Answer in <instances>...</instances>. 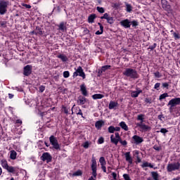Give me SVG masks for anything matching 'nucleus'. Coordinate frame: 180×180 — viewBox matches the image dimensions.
Listing matches in <instances>:
<instances>
[{"mask_svg": "<svg viewBox=\"0 0 180 180\" xmlns=\"http://www.w3.org/2000/svg\"><path fill=\"white\" fill-rule=\"evenodd\" d=\"M84 148H89V142L86 141L83 144Z\"/></svg>", "mask_w": 180, "mask_h": 180, "instance_id": "obj_43", "label": "nucleus"}, {"mask_svg": "<svg viewBox=\"0 0 180 180\" xmlns=\"http://www.w3.org/2000/svg\"><path fill=\"white\" fill-rule=\"evenodd\" d=\"M1 165L4 169H6L7 167H9V165H8V161L5 159L1 160Z\"/></svg>", "mask_w": 180, "mask_h": 180, "instance_id": "obj_25", "label": "nucleus"}, {"mask_svg": "<svg viewBox=\"0 0 180 180\" xmlns=\"http://www.w3.org/2000/svg\"><path fill=\"white\" fill-rule=\"evenodd\" d=\"M76 71L77 72L79 77H82V78H83V79H85V78H86L85 72H84V70L82 69V68L81 66H79L77 68V69L76 70Z\"/></svg>", "mask_w": 180, "mask_h": 180, "instance_id": "obj_12", "label": "nucleus"}, {"mask_svg": "<svg viewBox=\"0 0 180 180\" xmlns=\"http://www.w3.org/2000/svg\"><path fill=\"white\" fill-rule=\"evenodd\" d=\"M131 25H132V27H136V26H139V22L137 20H133L131 22Z\"/></svg>", "mask_w": 180, "mask_h": 180, "instance_id": "obj_39", "label": "nucleus"}, {"mask_svg": "<svg viewBox=\"0 0 180 180\" xmlns=\"http://www.w3.org/2000/svg\"><path fill=\"white\" fill-rule=\"evenodd\" d=\"M152 178H153L154 180H159L158 179V173L157 172H151Z\"/></svg>", "mask_w": 180, "mask_h": 180, "instance_id": "obj_30", "label": "nucleus"}, {"mask_svg": "<svg viewBox=\"0 0 180 180\" xmlns=\"http://www.w3.org/2000/svg\"><path fill=\"white\" fill-rule=\"evenodd\" d=\"M98 26L100 27V30L103 33V25L101 22L98 23Z\"/></svg>", "mask_w": 180, "mask_h": 180, "instance_id": "obj_52", "label": "nucleus"}, {"mask_svg": "<svg viewBox=\"0 0 180 180\" xmlns=\"http://www.w3.org/2000/svg\"><path fill=\"white\" fill-rule=\"evenodd\" d=\"M97 143L98 144H103L105 143V139L103 136L98 138Z\"/></svg>", "mask_w": 180, "mask_h": 180, "instance_id": "obj_35", "label": "nucleus"}, {"mask_svg": "<svg viewBox=\"0 0 180 180\" xmlns=\"http://www.w3.org/2000/svg\"><path fill=\"white\" fill-rule=\"evenodd\" d=\"M177 105H180V98H174L169 101L167 106H169V110L170 113H172L174 108L177 106Z\"/></svg>", "mask_w": 180, "mask_h": 180, "instance_id": "obj_2", "label": "nucleus"}, {"mask_svg": "<svg viewBox=\"0 0 180 180\" xmlns=\"http://www.w3.org/2000/svg\"><path fill=\"white\" fill-rule=\"evenodd\" d=\"M143 93V91L142 90H137V91H132L131 93V96L132 98H137L139 96V94H142Z\"/></svg>", "mask_w": 180, "mask_h": 180, "instance_id": "obj_19", "label": "nucleus"}, {"mask_svg": "<svg viewBox=\"0 0 180 180\" xmlns=\"http://www.w3.org/2000/svg\"><path fill=\"white\" fill-rule=\"evenodd\" d=\"M165 98H168V94L167 93L161 94L159 97V101H162V99H165Z\"/></svg>", "mask_w": 180, "mask_h": 180, "instance_id": "obj_33", "label": "nucleus"}, {"mask_svg": "<svg viewBox=\"0 0 180 180\" xmlns=\"http://www.w3.org/2000/svg\"><path fill=\"white\" fill-rule=\"evenodd\" d=\"M22 6H25L27 9H30V8H32V6L29 4H23Z\"/></svg>", "mask_w": 180, "mask_h": 180, "instance_id": "obj_58", "label": "nucleus"}, {"mask_svg": "<svg viewBox=\"0 0 180 180\" xmlns=\"http://www.w3.org/2000/svg\"><path fill=\"white\" fill-rule=\"evenodd\" d=\"M103 98H105V96L101 94H97L92 96V98L94 100L102 99Z\"/></svg>", "mask_w": 180, "mask_h": 180, "instance_id": "obj_26", "label": "nucleus"}, {"mask_svg": "<svg viewBox=\"0 0 180 180\" xmlns=\"http://www.w3.org/2000/svg\"><path fill=\"white\" fill-rule=\"evenodd\" d=\"M57 57L58 58H60L63 63H65V61H68V58L64 54H59Z\"/></svg>", "mask_w": 180, "mask_h": 180, "instance_id": "obj_21", "label": "nucleus"}, {"mask_svg": "<svg viewBox=\"0 0 180 180\" xmlns=\"http://www.w3.org/2000/svg\"><path fill=\"white\" fill-rule=\"evenodd\" d=\"M95 19H96V15L91 14L88 17V22H89V23H94L95 22Z\"/></svg>", "mask_w": 180, "mask_h": 180, "instance_id": "obj_20", "label": "nucleus"}, {"mask_svg": "<svg viewBox=\"0 0 180 180\" xmlns=\"http://www.w3.org/2000/svg\"><path fill=\"white\" fill-rule=\"evenodd\" d=\"M6 169L8 171V172H10L11 174H13V172H16V167H13L12 166H8Z\"/></svg>", "mask_w": 180, "mask_h": 180, "instance_id": "obj_29", "label": "nucleus"}, {"mask_svg": "<svg viewBox=\"0 0 180 180\" xmlns=\"http://www.w3.org/2000/svg\"><path fill=\"white\" fill-rule=\"evenodd\" d=\"M136 125L141 129L142 131H150L151 130V127L146 125L143 122L137 123Z\"/></svg>", "mask_w": 180, "mask_h": 180, "instance_id": "obj_8", "label": "nucleus"}, {"mask_svg": "<svg viewBox=\"0 0 180 180\" xmlns=\"http://www.w3.org/2000/svg\"><path fill=\"white\" fill-rule=\"evenodd\" d=\"M62 109H63V111L64 112V113H65V115H68V110H70V108L63 105Z\"/></svg>", "mask_w": 180, "mask_h": 180, "instance_id": "obj_37", "label": "nucleus"}, {"mask_svg": "<svg viewBox=\"0 0 180 180\" xmlns=\"http://www.w3.org/2000/svg\"><path fill=\"white\" fill-rule=\"evenodd\" d=\"M78 72H77V70L73 73V77H78Z\"/></svg>", "mask_w": 180, "mask_h": 180, "instance_id": "obj_64", "label": "nucleus"}, {"mask_svg": "<svg viewBox=\"0 0 180 180\" xmlns=\"http://www.w3.org/2000/svg\"><path fill=\"white\" fill-rule=\"evenodd\" d=\"M123 75L128 78H131L132 79H137V78L139 77L137 70L131 68H126L123 72Z\"/></svg>", "mask_w": 180, "mask_h": 180, "instance_id": "obj_1", "label": "nucleus"}, {"mask_svg": "<svg viewBox=\"0 0 180 180\" xmlns=\"http://www.w3.org/2000/svg\"><path fill=\"white\" fill-rule=\"evenodd\" d=\"M124 4L126 6L127 12H128V13H130L133 11V7L131 6V4H129L127 2H125Z\"/></svg>", "mask_w": 180, "mask_h": 180, "instance_id": "obj_23", "label": "nucleus"}, {"mask_svg": "<svg viewBox=\"0 0 180 180\" xmlns=\"http://www.w3.org/2000/svg\"><path fill=\"white\" fill-rule=\"evenodd\" d=\"M124 155L126 161H127L129 164H133V159L131 158V156H130V152L125 153Z\"/></svg>", "mask_w": 180, "mask_h": 180, "instance_id": "obj_16", "label": "nucleus"}, {"mask_svg": "<svg viewBox=\"0 0 180 180\" xmlns=\"http://www.w3.org/2000/svg\"><path fill=\"white\" fill-rule=\"evenodd\" d=\"M119 106V103L115 101H110L109 105H108V109L110 110H112V109H116Z\"/></svg>", "mask_w": 180, "mask_h": 180, "instance_id": "obj_14", "label": "nucleus"}, {"mask_svg": "<svg viewBox=\"0 0 180 180\" xmlns=\"http://www.w3.org/2000/svg\"><path fill=\"white\" fill-rule=\"evenodd\" d=\"M74 175H75V176H79V175H82V172H81L80 171L79 172H76Z\"/></svg>", "mask_w": 180, "mask_h": 180, "instance_id": "obj_55", "label": "nucleus"}, {"mask_svg": "<svg viewBox=\"0 0 180 180\" xmlns=\"http://www.w3.org/2000/svg\"><path fill=\"white\" fill-rule=\"evenodd\" d=\"M109 18V14H108L107 13L103 14V16L101 17V19H108Z\"/></svg>", "mask_w": 180, "mask_h": 180, "instance_id": "obj_46", "label": "nucleus"}, {"mask_svg": "<svg viewBox=\"0 0 180 180\" xmlns=\"http://www.w3.org/2000/svg\"><path fill=\"white\" fill-rule=\"evenodd\" d=\"M123 178H124V179H125V180H131V179H130V176H129V174H123Z\"/></svg>", "mask_w": 180, "mask_h": 180, "instance_id": "obj_42", "label": "nucleus"}, {"mask_svg": "<svg viewBox=\"0 0 180 180\" xmlns=\"http://www.w3.org/2000/svg\"><path fill=\"white\" fill-rule=\"evenodd\" d=\"M77 115H80L82 117H84V115L82 114V110L81 109L79 110V111L77 112Z\"/></svg>", "mask_w": 180, "mask_h": 180, "instance_id": "obj_56", "label": "nucleus"}, {"mask_svg": "<svg viewBox=\"0 0 180 180\" xmlns=\"http://www.w3.org/2000/svg\"><path fill=\"white\" fill-rule=\"evenodd\" d=\"M112 178H113V179H115V180H117V174H116V173H115V172H112Z\"/></svg>", "mask_w": 180, "mask_h": 180, "instance_id": "obj_53", "label": "nucleus"}, {"mask_svg": "<svg viewBox=\"0 0 180 180\" xmlns=\"http://www.w3.org/2000/svg\"><path fill=\"white\" fill-rule=\"evenodd\" d=\"M154 150H155L156 151H160V150H161V147L160 146H153Z\"/></svg>", "mask_w": 180, "mask_h": 180, "instance_id": "obj_54", "label": "nucleus"}, {"mask_svg": "<svg viewBox=\"0 0 180 180\" xmlns=\"http://www.w3.org/2000/svg\"><path fill=\"white\" fill-rule=\"evenodd\" d=\"M154 75L155 77V78H161V73H160V72H156L154 73Z\"/></svg>", "mask_w": 180, "mask_h": 180, "instance_id": "obj_45", "label": "nucleus"}, {"mask_svg": "<svg viewBox=\"0 0 180 180\" xmlns=\"http://www.w3.org/2000/svg\"><path fill=\"white\" fill-rule=\"evenodd\" d=\"M180 168L179 162L169 163L167 165V169L168 172H172V171H176Z\"/></svg>", "mask_w": 180, "mask_h": 180, "instance_id": "obj_3", "label": "nucleus"}, {"mask_svg": "<svg viewBox=\"0 0 180 180\" xmlns=\"http://www.w3.org/2000/svg\"><path fill=\"white\" fill-rule=\"evenodd\" d=\"M63 77L64 78H68V77H70V72L68 71L63 72Z\"/></svg>", "mask_w": 180, "mask_h": 180, "instance_id": "obj_41", "label": "nucleus"}, {"mask_svg": "<svg viewBox=\"0 0 180 180\" xmlns=\"http://www.w3.org/2000/svg\"><path fill=\"white\" fill-rule=\"evenodd\" d=\"M41 161H46L47 164H49V162H51V160H53V158L51 157V155H50V153L45 152L41 156Z\"/></svg>", "mask_w": 180, "mask_h": 180, "instance_id": "obj_6", "label": "nucleus"}, {"mask_svg": "<svg viewBox=\"0 0 180 180\" xmlns=\"http://www.w3.org/2000/svg\"><path fill=\"white\" fill-rule=\"evenodd\" d=\"M149 163H150V162H143V163L141 165L142 168H146V167H148Z\"/></svg>", "mask_w": 180, "mask_h": 180, "instance_id": "obj_48", "label": "nucleus"}, {"mask_svg": "<svg viewBox=\"0 0 180 180\" xmlns=\"http://www.w3.org/2000/svg\"><path fill=\"white\" fill-rule=\"evenodd\" d=\"M18 155V153L15 150H11L10 152V158L11 160H16V156Z\"/></svg>", "mask_w": 180, "mask_h": 180, "instance_id": "obj_27", "label": "nucleus"}, {"mask_svg": "<svg viewBox=\"0 0 180 180\" xmlns=\"http://www.w3.org/2000/svg\"><path fill=\"white\" fill-rule=\"evenodd\" d=\"M39 92H44L45 89H46V86H40L39 88Z\"/></svg>", "mask_w": 180, "mask_h": 180, "instance_id": "obj_49", "label": "nucleus"}, {"mask_svg": "<svg viewBox=\"0 0 180 180\" xmlns=\"http://www.w3.org/2000/svg\"><path fill=\"white\" fill-rule=\"evenodd\" d=\"M84 34H88L89 33V30H88L87 28H84Z\"/></svg>", "mask_w": 180, "mask_h": 180, "instance_id": "obj_61", "label": "nucleus"}, {"mask_svg": "<svg viewBox=\"0 0 180 180\" xmlns=\"http://www.w3.org/2000/svg\"><path fill=\"white\" fill-rule=\"evenodd\" d=\"M23 74L26 77H29V75H30V74H32V67L30 66V65H27L24 68Z\"/></svg>", "mask_w": 180, "mask_h": 180, "instance_id": "obj_11", "label": "nucleus"}, {"mask_svg": "<svg viewBox=\"0 0 180 180\" xmlns=\"http://www.w3.org/2000/svg\"><path fill=\"white\" fill-rule=\"evenodd\" d=\"M160 133H163V134H165V133H168V130L165 128H162L160 131Z\"/></svg>", "mask_w": 180, "mask_h": 180, "instance_id": "obj_50", "label": "nucleus"}, {"mask_svg": "<svg viewBox=\"0 0 180 180\" xmlns=\"http://www.w3.org/2000/svg\"><path fill=\"white\" fill-rule=\"evenodd\" d=\"M49 141L55 150H60L57 138L52 135L49 137Z\"/></svg>", "mask_w": 180, "mask_h": 180, "instance_id": "obj_4", "label": "nucleus"}, {"mask_svg": "<svg viewBox=\"0 0 180 180\" xmlns=\"http://www.w3.org/2000/svg\"><path fill=\"white\" fill-rule=\"evenodd\" d=\"M80 91L83 96H88V91L86 90V86H85V84L80 85Z\"/></svg>", "mask_w": 180, "mask_h": 180, "instance_id": "obj_13", "label": "nucleus"}, {"mask_svg": "<svg viewBox=\"0 0 180 180\" xmlns=\"http://www.w3.org/2000/svg\"><path fill=\"white\" fill-rule=\"evenodd\" d=\"M137 162H141V158L139 155L136 156Z\"/></svg>", "mask_w": 180, "mask_h": 180, "instance_id": "obj_63", "label": "nucleus"}, {"mask_svg": "<svg viewBox=\"0 0 180 180\" xmlns=\"http://www.w3.org/2000/svg\"><path fill=\"white\" fill-rule=\"evenodd\" d=\"M173 35H174L175 40H178V39H180L179 34H177L176 32H174Z\"/></svg>", "mask_w": 180, "mask_h": 180, "instance_id": "obj_47", "label": "nucleus"}, {"mask_svg": "<svg viewBox=\"0 0 180 180\" xmlns=\"http://www.w3.org/2000/svg\"><path fill=\"white\" fill-rule=\"evenodd\" d=\"M1 27H6V22H4V21L1 22Z\"/></svg>", "mask_w": 180, "mask_h": 180, "instance_id": "obj_59", "label": "nucleus"}, {"mask_svg": "<svg viewBox=\"0 0 180 180\" xmlns=\"http://www.w3.org/2000/svg\"><path fill=\"white\" fill-rule=\"evenodd\" d=\"M120 126L123 129V130H125V131H127V130H129V127H127V124H126V122H121L120 123Z\"/></svg>", "mask_w": 180, "mask_h": 180, "instance_id": "obj_28", "label": "nucleus"}, {"mask_svg": "<svg viewBox=\"0 0 180 180\" xmlns=\"http://www.w3.org/2000/svg\"><path fill=\"white\" fill-rule=\"evenodd\" d=\"M6 8H8V2L1 1L0 2V15H5L6 13Z\"/></svg>", "mask_w": 180, "mask_h": 180, "instance_id": "obj_5", "label": "nucleus"}, {"mask_svg": "<svg viewBox=\"0 0 180 180\" xmlns=\"http://www.w3.org/2000/svg\"><path fill=\"white\" fill-rule=\"evenodd\" d=\"M161 84L160 83H156L154 86V89H157V91L160 90V86Z\"/></svg>", "mask_w": 180, "mask_h": 180, "instance_id": "obj_44", "label": "nucleus"}, {"mask_svg": "<svg viewBox=\"0 0 180 180\" xmlns=\"http://www.w3.org/2000/svg\"><path fill=\"white\" fill-rule=\"evenodd\" d=\"M58 30L60 32H64V30H67V27L64 22H60L58 25Z\"/></svg>", "mask_w": 180, "mask_h": 180, "instance_id": "obj_24", "label": "nucleus"}, {"mask_svg": "<svg viewBox=\"0 0 180 180\" xmlns=\"http://www.w3.org/2000/svg\"><path fill=\"white\" fill-rule=\"evenodd\" d=\"M96 11H98L99 13H105V8H103V7L97 6Z\"/></svg>", "mask_w": 180, "mask_h": 180, "instance_id": "obj_34", "label": "nucleus"}, {"mask_svg": "<svg viewBox=\"0 0 180 180\" xmlns=\"http://www.w3.org/2000/svg\"><path fill=\"white\" fill-rule=\"evenodd\" d=\"M105 20H107L109 25H113V23H115V20H113V17L108 16V18Z\"/></svg>", "mask_w": 180, "mask_h": 180, "instance_id": "obj_31", "label": "nucleus"}, {"mask_svg": "<svg viewBox=\"0 0 180 180\" xmlns=\"http://www.w3.org/2000/svg\"><path fill=\"white\" fill-rule=\"evenodd\" d=\"M108 133H115V127L110 126L108 127Z\"/></svg>", "mask_w": 180, "mask_h": 180, "instance_id": "obj_40", "label": "nucleus"}, {"mask_svg": "<svg viewBox=\"0 0 180 180\" xmlns=\"http://www.w3.org/2000/svg\"><path fill=\"white\" fill-rule=\"evenodd\" d=\"M155 47H157V44H153L152 46H149V49L150 50H154V49H155Z\"/></svg>", "mask_w": 180, "mask_h": 180, "instance_id": "obj_51", "label": "nucleus"}, {"mask_svg": "<svg viewBox=\"0 0 180 180\" xmlns=\"http://www.w3.org/2000/svg\"><path fill=\"white\" fill-rule=\"evenodd\" d=\"M88 102V98L84 96H79L77 98V104L79 105H85Z\"/></svg>", "mask_w": 180, "mask_h": 180, "instance_id": "obj_10", "label": "nucleus"}, {"mask_svg": "<svg viewBox=\"0 0 180 180\" xmlns=\"http://www.w3.org/2000/svg\"><path fill=\"white\" fill-rule=\"evenodd\" d=\"M104 124H105V122L102 120L97 121L95 124V127L98 130H101V129H102V126H103Z\"/></svg>", "mask_w": 180, "mask_h": 180, "instance_id": "obj_17", "label": "nucleus"}, {"mask_svg": "<svg viewBox=\"0 0 180 180\" xmlns=\"http://www.w3.org/2000/svg\"><path fill=\"white\" fill-rule=\"evenodd\" d=\"M162 8H164L165 11H169V9H171V6L168 4V1H167V0L162 1Z\"/></svg>", "mask_w": 180, "mask_h": 180, "instance_id": "obj_18", "label": "nucleus"}, {"mask_svg": "<svg viewBox=\"0 0 180 180\" xmlns=\"http://www.w3.org/2000/svg\"><path fill=\"white\" fill-rule=\"evenodd\" d=\"M120 24L122 27H124L125 29H129L131 26V21H130L129 19H125L122 21H120Z\"/></svg>", "mask_w": 180, "mask_h": 180, "instance_id": "obj_9", "label": "nucleus"}, {"mask_svg": "<svg viewBox=\"0 0 180 180\" xmlns=\"http://www.w3.org/2000/svg\"><path fill=\"white\" fill-rule=\"evenodd\" d=\"M162 86L163 88H168V86H169V84H168V83L167 82H165V83H162Z\"/></svg>", "mask_w": 180, "mask_h": 180, "instance_id": "obj_57", "label": "nucleus"}, {"mask_svg": "<svg viewBox=\"0 0 180 180\" xmlns=\"http://www.w3.org/2000/svg\"><path fill=\"white\" fill-rule=\"evenodd\" d=\"M144 141V139L141 136H139V135H134L132 136V144H136L138 146V144H141Z\"/></svg>", "mask_w": 180, "mask_h": 180, "instance_id": "obj_7", "label": "nucleus"}, {"mask_svg": "<svg viewBox=\"0 0 180 180\" xmlns=\"http://www.w3.org/2000/svg\"><path fill=\"white\" fill-rule=\"evenodd\" d=\"M32 33L36 36H41V34H43V31L41 30V28L37 27V28L32 31Z\"/></svg>", "mask_w": 180, "mask_h": 180, "instance_id": "obj_15", "label": "nucleus"}, {"mask_svg": "<svg viewBox=\"0 0 180 180\" xmlns=\"http://www.w3.org/2000/svg\"><path fill=\"white\" fill-rule=\"evenodd\" d=\"M120 144H122V146H127V141H122Z\"/></svg>", "mask_w": 180, "mask_h": 180, "instance_id": "obj_60", "label": "nucleus"}, {"mask_svg": "<svg viewBox=\"0 0 180 180\" xmlns=\"http://www.w3.org/2000/svg\"><path fill=\"white\" fill-rule=\"evenodd\" d=\"M137 120H141V122H142V123L144 122V115L141 114L139 115L137 117Z\"/></svg>", "mask_w": 180, "mask_h": 180, "instance_id": "obj_36", "label": "nucleus"}, {"mask_svg": "<svg viewBox=\"0 0 180 180\" xmlns=\"http://www.w3.org/2000/svg\"><path fill=\"white\" fill-rule=\"evenodd\" d=\"M101 169H103V172H106V166L105 165L101 166Z\"/></svg>", "mask_w": 180, "mask_h": 180, "instance_id": "obj_62", "label": "nucleus"}, {"mask_svg": "<svg viewBox=\"0 0 180 180\" xmlns=\"http://www.w3.org/2000/svg\"><path fill=\"white\" fill-rule=\"evenodd\" d=\"M110 143L115 144V146H117V138L115 137V135H110Z\"/></svg>", "mask_w": 180, "mask_h": 180, "instance_id": "obj_22", "label": "nucleus"}, {"mask_svg": "<svg viewBox=\"0 0 180 180\" xmlns=\"http://www.w3.org/2000/svg\"><path fill=\"white\" fill-rule=\"evenodd\" d=\"M110 65H104L102 66L101 70L102 71H103V72H105V71H106V70H109V68H110Z\"/></svg>", "mask_w": 180, "mask_h": 180, "instance_id": "obj_38", "label": "nucleus"}, {"mask_svg": "<svg viewBox=\"0 0 180 180\" xmlns=\"http://www.w3.org/2000/svg\"><path fill=\"white\" fill-rule=\"evenodd\" d=\"M99 162L101 166L106 165V160H105V158H103V157L100 158Z\"/></svg>", "mask_w": 180, "mask_h": 180, "instance_id": "obj_32", "label": "nucleus"}]
</instances>
